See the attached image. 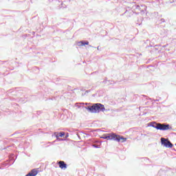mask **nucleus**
<instances>
[{"label":"nucleus","instance_id":"7","mask_svg":"<svg viewBox=\"0 0 176 176\" xmlns=\"http://www.w3.org/2000/svg\"><path fill=\"white\" fill-rule=\"evenodd\" d=\"M60 168H62V169H65L67 168V164H65V162L64 161H60L58 163Z\"/></svg>","mask_w":176,"mask_h":176},{"label":"nucleus","instance_id":"3","mask_svg":"<svg viewBox=\"0 0 176 176\" xmlns=\"http://www.w3.org/2000/svg\"><path fill=\"white\" fill-rule=\"evenodd\" d=\"M151 127H153L154 129H156L157 130H161L162 131H165L166 130H171V126H170V124H162V123H156L153 122V124H151Z\"/></svg>","mask_w":176,"mask_h":176},{"label":"nucleus","instance_id":"14","mask_svg":"<svg viewBox=\"0 0 176 176\" xmlns=\"http://www.w3.org/2000/svg\"><path fill=\"white\" fill-rule=\"evenodd\" d=\"M173 2H176V0H170V3H173Z\"/></svg>","mask_w":176,"mask_h":176},{"label":"nucleus","instance_id":"5","mask_svg":"<svg viewBox=\"0 0 176 176\" xmlns=\"http://www.w3.org/2000/svg\"><path fill=\"white\" fill-rule=\"evenodd\" d=\"M161 143H162V145H164V146H165L166 148H171L173 146L171 142L166 140V138H161Z\"/></svg>","mask_w":176,"mask_h":176},{"label":"nucleus","instance_id":"9","mask_svg":"<svg viewBox=\"0 0 176 176\" xmlns=\"http://www.w3.org/2000/svg\"><path fill=\"white\" fill-rule=\"evenodd\" d=\"M78 46H85V45H89V41H80L77 43Z\"/></svg>","mask_w":176,"mask_h":176},{"label":"nucleus","instance_id":"4","mask_svg":"<svg viewBox=\"0 0 176 176\" xmlns=\"http://www.w3.org/2000/svg\"><path fill=\"white\" fill-rule=\"evenodd\" d=\"M133 10L135 11L134 13H136V14H140V12L141 14H144L146 10V6L135 5L133 6Z\"/></svg>","mask_w":176,"mask_h":176},{"label":"nucleus","instance_id":"10","mask_svg":"<svg viewBox=\"0 0 176 176\" xmlns=\"http://www.w3.org/2000/svg\"><path fill=\"white\" fill-rule=\"evenodd\" d=\"M54 135H55L57 141H64V139H61V138H58L59 136H58V132H55Z\"/></svg>","mask_w":176,"mask_h":176},{"label":"nucleus","instance_id":"15","mask_svg":"<svg viewBox=\"0 0 176 176\" xmlns=\"http://www.w3.org/2000/svg\"><path fill=\"white\" fill-rule=\"evenodd\" d=\"M68 137H69V135H68V133H67L66 134V138H68Z\"/></svg>","mask_w":176,"mask_h":176},{"label":"nucleus","instance_id":"2","mask_svg":"<svg viewBox=\"0 0 176 176\" xmlns=\"http://www.w3.org/2000/svg\"><path fill=\"white\" fill-rule=\"evenodd\" d=\"M86 109H87L89 112H91V113H98V112H101V111H105V107L100 103H96L92 106L87 107Z\"/></svg>","mask_w":176,"mask_h":176},{"label":"nucleus","instance_id":"11","mask_svg":"<svg viewBox=\"0 0 176 176\" xmlns=\"http://www.w3.org/2000/svg\"><path fill=\"white\" fill-rule=\"evenodd\" d=\"M58 137H64V135H65V132H60L59 135H58Z\"/></svg>","mask_w":176,"mask_h":176},{"label":"nucleus","instance_id":"19","mask_svg":"<svg viewBox=\"0 0 176 176\" xmlns=\"http://www.w3.org/2000/svg\"><path fill=\"white\" fill-rule=\"evenodd\" d=\"M175 145H176V144H175Z\"/></svg>","mask_w":176,"mask_h":176},{"label":"nucleus","instance_id":"6","mask_svg":"<svg viewBox=\"0 0 176 176\" xmlns=\"http://www.w3.org/2000/svg\"><path fill=\"white\" fill-rule=\"evenodd\" d=\"M37 175H38V170H36V169H32L25 176H36Z\"/></svg>","mask_w":176,"mask_h":176},{"label":"nucleus","instance_id":"8","mask_svg":"<svg viewBox=\"0 0 176 176\" xmlns=\"http://www.w3.org/2000/svg\"><path fill=\"white\" fill-rule=\"evenodd\" d=\"M103 83H104V85H107V86H109V85H113V83H115V82L108 80V79L105 78L103 81Z\"/></svg>","mask_w":176,"mask_h":176},{"label":"nucleus","instance_id":"1","mask_svg":"<svg viewBox=\"0 0 176 176\" xmlns=\"http://www.w3.org/2000/svg\"><path fill=\"white\" fill-rule=\"evenodd\" d=\"M103 140H113V141H117V142H126L127 141V138H123V136H120V135H116V133H108L107 135H104L101 137Z\"/></svg>","mask_w":176,"mask_h":176},{"label":"nucleus","instance_id":"18","mask_svg":"<svg viewBox=\"0 0 176 176\" xmlns=\"http://www.w3.org/2000/svg\"><path fill=\"white\" fill-rule=\"evenodd\" d=\"M78 135V138H79V135Z\"/></svg>","mask_w":176,"mask_h":176},{"label":"nucleus","instance_id":"17","mask_svg":"<svg viewBox=\"0 0 176 176\" xmlns=\"http://www.w3.org/2000/svg\"><path fill=\"white\" fill-rule=\"evenodd\" d=\"M97 49H98V50H100V47H98Z\"/></svg>","mask_w":176,"mask_h":176},{"label":"nucleus","instance_id":"13","mask_svg":"<svg viewBox=\"0 0 176 176\" xmlns=\"http://www.w3.org/2000/svg\"><path fill=\"white\" fill-rule=\"evenodd\" d=\"M160 21H161V23H164L166 21L164 20V19H162L160 20Z\"/></svg>","mask_w":176,"mask_h":176},{"label":"nucleus","instance_id":"16","mask_svg":"<svg viewBox=\"0 0 176 176\" xmlns=\"http://www.w3.org/2000/svg\"><path fill=\"white\" fill-rule=\"evenodd\" d=\"M48 2H53V0H48Z\"/></svg>","mask_w":176,"mask_h":176},{"label":"nucleus","instance_id":"12","mask_svg":"<svg viewBox=\"0 0 176 176\" xmlns=\"http://www.w3.org/2000/svg\"><path fill=\"white\" fill-rule=\"evenodd\" d=\"M92 146H93L94 148H100V146H98V145H97V144H92Z\"/></svg>","mask_w":176,"mask_h":176}]
</instances>
